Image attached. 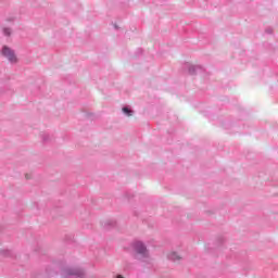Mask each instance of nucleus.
<instances>
[{"mask_svg":"<svg viewBox=\"0 0 278 278\" xmlns=\"http://www.w3.org/2000/svg\"><path fill=\"white\" fill-rule=\"evenodd\" d=\"M132 249H135L141 262H147V260L151 257V254L149 253V249H147V244H144V242L140 240H136L132 242Z\"/></svg>","mask_w":278,"mask_h":278,"instance_id":"f257e3e1","label":"nucleus"},{"mask_svg":"<svg viewBox=\"0 0 278 278\" xmlns=\"http://www.w3.org/2000/svg\"><path fill=\"white\" fill-rule=\"evenodd\" d=\"M1 55H3L10 64H18V55H16V51H14V49L3 46L1 49Z\"/></svg>","mask_w":278,"mask_h":278,"instance_id":"f03ea898","label":"nucleus"},{"mask_svg":"<svg viewBox=\"0 0 278 278\" xmlns=\"http://www.w3.org/2000/svg\"><path fill=\"white\" fill-rule=\"evenodd\" d=\"M185 68H187L189 75H199L200 73H203V66L201 65L187 63L185 64Z\"/></svg>","mask_w":278,"mask_h":278,"instance_id":"7ed1b4c3","label":"nucleus"},{"mask_svg":"<svg viewBox=\"0 0 278 278\" xmlns=\"http://www.w3.org/2000/svg\"><path fill=\"white\" fill-rule=\"evenodd\" d=\"M66 275L84 278V275H86V273L81 268H72L67 269Z\"/></svg>","mask_w":278,"mask_h":278,"instance_id":"20e7f679","label":"nucleus"},{"mask_svg":"<svg viewBox=\"0 0 278 278\" xmlns=\"http://www.w3.org/2000/svg\"><path fill=\"white\" fill-rule=\"evenodd\" d=\"M167 258H169L172 262H179V260H181V256L177 252H169L167 254Z\"/></svg>","mask_w":278,"mask_h":278,"instance_id":"39448f33","label":"nucleus"},{"mask_svg":"<svg viewBox=\"0 0 278 278\" xmlns=\"http://www.w3.org/2000/svg\"><path fill=\"white\" fill-rule=\"evenodd\" d=\"M122 112L125 114V116H134V110H131L129 106H124Z\"/></svg>","mask_w":278,"mask_h":278,"instance_id":"423d86ee","label":"nucleus"},{"mask_svg":"<svg viewBox=\"0 0 278 278\" xmlns=\"http://www.w3.org/2000/svg\"><path fill=\"white\" fill-rule=\"evenodd\" d=\"M4 36H10L12 34V28H3Z\"/></svg>","mask_w":278,"mask_h":278,"instance_id":"0eeeda50","label":"nucleus"},{"mask_svg":"<svg viewBox=\"0 0 278 278\" xmlns=\"http://www.w3.org/2000/svg\"><path fill=\"white\" fill-rule=\"evenodd\" d=\"M116 278H124L123 275H117Z\"/></svg>","mask_w":278,"mask_h":278,"instance_id":"6e6552de","label":"nucleus"}]
</instances>
